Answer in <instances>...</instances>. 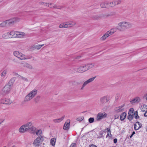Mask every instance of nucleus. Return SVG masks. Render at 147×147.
<instances>
[{"label": "nucleus", "instance_id": "a878e982", "mask_svg": "<svg viewBox=\"0 0 147 147\" xmlns=\"http://www.w3.org/2000/svg\"><path fill=\"white\" fill-rule=\"evenodd\" d=\"M65 117V116H63L61 118L58 119H54L53 121L55 123L59 122L62 121L64 119Z\"/></svg>", "mask_w": 147, "mask_h": 147}, {"label": "nucleus", "instance_id": "f8f14e48", "mask_svg": "<svg viewBox=\"0 0 147 147\" xmlns=\"http://www.w3.org/2000/svg\"><path fill=\"white\" fill-rule=\"evenodd\" d=\"M16 21L17 18H13L8 20H6V22H7V25H11V24H13L14 23L16 22Z\"/></svg>", "mask_w": 147, "mask_h": 147}, {"label": "nucleus", "instance_id": "c9c22d12", "mask_svg": "<svg viewBox=\"0 0 147 147\" xmlns=\"http://www.w3.org/2000/svg\"><path fill=\"white\" fill-rule=\"evenodd\" d=\"M44 45H37L34 46V48L35 49L39 50L40 49L41 47Z\"/></svg>", "mask_w": 147, "mask_h": 147}, {"label": "nucleus", "instance_id": "a19ab883", "mask_svg": "<svg viewBox=\"0 0 147 147\" xmlns=\"http://www.w3.org/2000/svg\"><path fill=\"white\" fill-rule=\"evenodd\" d=\"M7 25V24L6 21L0 24V26L1 27H4Z\"/></svg>", "mask_w": 147, "mask_h": 147}, {"label": "nucleus", "instance_id": "7c9ffc66", "mask_svg": "<svg viewBox=\"0 0 147 147\" xmlns=\"http://www.w3.org/2000/svg\"><path fill=\"white\" fill-rule=\"evenodd\" d=\"M32 125V123L31 122H29L23 125H25L26 128H27V129H28L27 131H28V129H29V128H30L31 127Z\"/></svg>", "mask_w": 147, "mask_h": 147}, {"label": "nucleus", "instance_id": "338daca9", "mask_svg": "<svg viewBox=\"0 0 147 147\" xmlns=\"http://www.w3.org/2000/svg\"><path fill=\"white\" fill-rule=\"evenodd\" d=\"M73 82H75V81H73Z\"/></svg>", "mask_w": 147, "mask_h": 147}, {"label": "nucleus", "instance_id": "c85d7f7f", "mask_svg": "<svg viewBox=\"0 0 147 147\" xmlns=\"http://www.w3.org/2000/svg\"><path fill=\"white\" fill-rule=\"evenodd\" d=\"M109 35L108 33L106 32L104 34L101 38L100 39L102 40H104L107 38Z\"/></svg>", "mask_w": 147, "mask_h": 147}, {"label": "nucleus", "instance_id": "4be33fe9", "mask_svg": "<svg viewBox=\"0 0 147 147\" xmlns=\"http://www.w3.org/2000/svg\"><path fill=\"white\" fill-rule=\"evenodd\" d=\"M127 113L125 112H123L121 113L120 116V119L121 121H123L125 118Z\"/></svg>", "mask_w": 147, "mask_h": 147}, {"label": "nucleus", "instance_id": "cd10ccee", "mask_svg": "<svg viewBox=\"0 0 147 147\" xmlns=\"http://www.w3.org/2000/svg\"><path fill=\"white\" fill-rule=\"evenodd\" d=\"M7 70L5 69L2 71L1 74V76L2 77H5L7 73Z\"/></svg>", "mask_w": 147, "mask_h": 147}, {"label": "nucleus", "instance_id": "3c124183", "mask_svg": "<svg viewBox=\"0 0 147 147\" xmlns=\"http://www.w3.org/2000/svg\"><path fill=\"white\" fill-rule=\"evenodd\" d=\"M84 119V117H80L77 118V120L80 122L82 121Z\"/></svg>", "mask_w": 147, "mask_h": 147}, {"label": "nucleus", "instance_id": "0e129e2a", "mask_svg": "<svg viewBox=\"0 0 147 147\" xmlns=\"http://www.w3.org/2000/svg\"><path fill=\"white\" fill-rule=\"evenodd\" d=\"M133 135L132 134L130 136V138H131L133 136Z\"/></svg>", "mask_w": 147, "mask_h": 147}, {"label": "nucleus", "instance_id": "de8ad7c7", "mask_svg": "<svg viewBox=\"0 0 147 147\" xmlns=\"http://www.w3.org/2000/svg\"><path fill=\"white\" fill-rule=\"evenodd\" d=\"M88 121L90 123H92L94 121V119L92 117L88 119Z\"/></svg>", "mask_w": 147, "mask_h": 147}, {"label": "nucleus", "instance_id": "72a5a7b5", "mask_svg": "<svg viewBox=\"0 0 147 147\" xmlns=\"http://www.w3.org/2000/svg\"><path fill=\"white\" fill-rule=\"evenodd\" d=\"M116 29H117V28H116V29H112L111 30V31H108L107 32L108 33V34H109V36L110 35H112V34H113V33H114V32L116 31Z\"/></svg>", "mask_w": 147, "mask_h": 147}, {"label": "nucleus", "instance_id": "79ce46f5", "mask_svg": "<svg viewBox=\"0 0 147 147\" xmlns=\"http://www.w3.org/2000/svg\"><path fill=\"white\" fill-rule=\"evenodd\" d=\"M113 1L115 5L119 4L121 3V0H115Z\"/></svg>", "mask_w": 147, "mask_h": 147}, {"label": "nucleus", "instance_id": "0eeeda50", "mask_svg": "<svg viewBox=\"0 0 147 147\" xmlns=\"http://www.w3.org/2000/svg\"><path fill=\"white\" fill-rule=\"evenodd\" d=\"M96 78V76L90 78L87 81H85L83 84L81 88V90H83L84 87L89 83H90L93 81Z\"/></svg>", "mask_w": 147, "mask_h": 147}, {"label": "nucleus", "instance_id": "bf43d9fd", "mask_svg": "<svg viewBox=\"0 0 147 147\" xmlns=\"http://www.w3.org/2000/svg\"><path fill=\"white\" fill-rule=\"evenodd\" d=\"M144 97L145 98L147 101V93L144 95Z\"/></svg>", "mask_w": 147, "mask_h": 147}, {"label": "nucleus", "instance_id": "8fccbe9b", "mask_svg": "<svg viewBox=\"0 0 147 147\" xmlns=\"http://www.w3.org/2000/svg\"><path fill=\"white\" fill-rule=\"evenodd\" d=\"M20 76V78L24 81H26V82L28 81V80L27 78Z\"/></svg>", "mask_w": 147, "mask_h": 147}, {"label": "nucleus", "instance_id": "f03ea898", "mask_svg": "<svg viewBox=\"0 0 147 147\" xmlns=\"http://www.w3.org/2000/svg\"><path fill=\"white\" fill-rule=\"evenodd\" d=\"M38 91L36 89H34L31 91L25 97L24 101L25 102L30 101L37 94Z\"/></svg>", "mask_w": 147, "mask_h": 147}, {"label": "nucleus", "instance_id": "f704fd0d", "mask_svg": "<svg viewBox=\"0 0 147 147\" xmlns=\"http://www.w3.org/2000/svg\"><path fill=\"white\" fill-rule=\"evenodd\" d=\"M106 129L107 130V131L108 134L106 137L107 138L108 136H109V137H111V134L110 128H107Z\"/></svg>", "mask_w": 147, "mask_h": 147}, {"label": "nucleus", "instance_id": "4468645a", "mask_svg": "<svg viewBox=\"0 0 147 147\" xmlns=\"http://www.w3.org/2000/svg\"><path fill=\"white\" fill-rule=\"evenodd\" d=\"M76 24V22L74 21H70V22H65V24L66 25L67 28L73 26Z\"/></svg>", "mask_w": 147, "mask_h": 147}, {"label": "nucleus", "instance_id": "37998d69", "mask_svg": "<svg viewBox=\"0 0 147 147\" xmlns=\"http://www.w3.org/2000/svg\"><path fill=\"white\" fill-rule=\"evenodd\" d=\"M36 134L38 136H40L42 134V131L40 129L38 130L36 132Z\"/></svg>", "mask_w": 147, "mask_h": 147}, {"label": "nucleus", "instance_id": "dca6fc26", "mask_svg": "<svg viewBox=\"0 0 147 147\" xmlns=\"http://www.w3.org/2000/svg\"><path fill=\"white\" fill-rule=\"evenodd\" d=\"M25 36V33L21 32H16V37L22 38Z\"/></svg>", "mask_w": 147, "mask_h": 147}, {"label": "nucleus", "instance_id": "393cba45", "mask_svg": "<svg viewBox=\"0 0 147 147\" xmlns=\"http://www.w3.org/2000/svg\"><path fill=\"white\" fill-rule=\"evenodd\" d=\"M87 69V70L92 68L95 65V64L94 63H91L89 64H87L86 65H85Z\"/></svg>", "mask_w": 147, "mask_h": 147}, {"label": "nucleus", "instance_id": "c756f323", "mask_svg": "<svg viewBox=\"0 0 147 147\" xmlns=\"http://www.w3.org/2000/svg\"><path fill=\"white\" fill-rule=\"evenodd\" d=\"M141 110L143 112H145L147 111V106L145 105H143L141 107Z\"/></svg>", "mask_w": 147, "mask_h": 147}, {"label": "nucleus", "instance_id": "7ed1b4c3", "mask_svg": "<svg viewBox=\"0 0 147 147\" xmlns=\"http://www.w3.org/2000/svg\"><path fill=\"white\" fill-rule=\"evenodd\" d=\"M118 25L121 28H119L118 27H117V28L120 31H123L124 30L123 29H126L130 28L131 27V23L124 21L119 23Z\"/></svg>", "mask_w": 147, "mask_h": 147}, {"label": "nucleus", "instance_id": "b1692460", "mask_svg": "<svg viewBox=\"0 0 147 147\" xmlns=\"http://www.w3.org/2000/svg\"><path fill=\"white\" fill-rule=\"evenodd\" d=\"M140 98L138 97H136L134 98L130 102L131 103H133L135 102H140Z\"/></svg>", "mask_w": 147, "mask_h": 147}, {"label": "nucleus", "instance_id": "9d476101", "mask_svg": "<svg viewBox=\"0 0 147 147\" xmlns=\"http://www.w3.org/2000/svg\"><path fill=\"white\" fill-rule=\"evenodd\" d=\"M11 101L7 98L2 99L0 100V103L5 104H10L11 103Z\"/></svg>", "mask_w": 147, "mask_h": 147}, {"label": "nucleus", "instance_id": "473e14b6", "mask_svg": "<svg viewBox=\"0 0 147 147\" xmlns=\"http://www.w3.org/2000/svg\"><path fill=\"white\" fill-rule=\"evenodd\" d=\"M2 37L4 38H10V36L8 32L5 33L2 35Z\"/></svg>", "mask_w": 147, "mask_h": 147}, {"label": "nucleus", "instance_id": "e433bc0d", "mask_svg": "<svg viewBox=\"0 0 147 147\" xmlns=\"http://www.w3.org/2000/svg\"><path fill=\"white\" fill-rule=\"evenodd\" d=\"M133 117V114H128L127 116V119L129 121H131L132 120Z\"/></svg>", "mask_w": 147, "mask_h": 147}, {"label": "nucleus", "instance_id": "09e8293b", "mask_svg": "<svg viewBox=\"0 0 147 147\" xmlns=\"http://www.w3.org/2000/svg\"><path fill=\"white\" fill-rule=\"evenodd\" d=\"M109 7H113L115 6V5L114 3V1L111 2H109Z\"/></svg>", "mask_w": 147, "mask_h": 147}, {"label": "nucleus", "instance_id": "58836bf2", "mask_svg": "<svg viewBox=\"0 0 147 147\" xmlns=\"http://www.w3.org/2000/svg\"><path fill=\"white\" fill-rule=\"evenodd\" d=\"M66 26V25L65 24V23H64L60 24L59 27L60 28H67Z\"/></svg>", "mask_w": 147, "mask_h": 147}, {"label": "nucleus", "instance_id": "a18cd8bd", "mask_svg": "<svg viewBox=\"0 0 147 147\" xmlns=\"http://www.w3.org/2000/svg\"><path fill=\"white\" fill-rule=\"evenodd\" d=\"M134 109L133 108H131L129 111L128 114H133L134 112Z\"/></svg>", "mask_w": 147, "mask_h": 147}, {"label": "nucleus", "instance_id": "1a4fd4ad", "mask_svg": "<svg viewBox=\"0 0 147 147\" xmlns=\"http://www.w3.org/2000/svg\"><path fill=\"white\" fill-rule=\"evenodd\" d=\"M86 67L85 65H83L78 68V71L80 73L84 72L87 70V69L86 68Z\"/></svg>", "mask_w": 147, "mask_h": 147}, {"label": "nucleus", "instance_id": "5fc2aeb1", "mask_svg": "<svg viewBox=\"0 0 147 147\" xmlns=\"http://www.w3.org/2000/svg\"><path fill=\"white\" fill-rule=\"evenodd\" d=\"M76 144L74 143L72 144L69 147H76Z\"/></svg>", "mask_w": 147, "mask_h": 147}, {"label": "nucleus", "instance_id": "f3484780", "mask_svg": "<svg viewBox=\"0 0 147 147\" xmlns=\"http://www.w3.org/2000/svg\"><path fill=\"white\" fill-rule=\"evenodd\" d=\"M67 121V122H66L64 125L63 128L64 130H68L69 128L70 120H68Z\"/></svg>", "mask_w": 147, "mask_h": 147}, {"label": "nucleus", "instance_id": "49530a36", "mask_svg": "<svg viewBox=\"0 0 147 147\" xmlns=\"http://www.w3.org/2000/svg\"><path fill=\"white\" fill-rule=\"evenodd\" d=\"M103 132H104L102 131L99 132L98 133V135H99L98 137L99 138H101L102 137Z\"/></svg>", "mask_w": 147, "mask_h": 147}, {"label": "nucleus", "instance_id": "e2e57ef3", "mask_svg": "<svg viewBox=\"0 0 147 147\" xmlns=\"http://www.w3.org/2000/svg\"><path fill=\"white\" fill-rule=\"evenodd\" d=\"M135 134V132L134 131L132 132V134L134 135Z\"/></svg>", "mask_w": 147, "mask_h": 147}, {"label": "nucleus", "instance_id": "9b49d317", "mask_svg": "<svg viewBox=\"0 0 147 147\" xmlns=\"http://www.w3.org/2000/svg\"><path fill=\"white\" fill-rule=\"evenodd\" d=\"M124 104L122 105L121 106L116 107L114 109V110L117 113H119L123 111L124 108L123 107H124Z\"/></svg>", "mask_w": 147, "mask_h": 147}, {"label": "nucleus", "instance_id": "ddd939ff", "mask_svg": "<svg viewBox=\"0 0 147 147\" xmlns=\"http://www.w3.org/2000/svg\"><path fill=\"white\" fill-rule=\"evenodd\" d=\"M141 123L138 121L136 122L134 125V129L136 130L139 129L142 127Z\"/></svg>", "mask_w": 147, "mask_h": 147}, {"label": "nucleus", "instance_id": "2eb2a0df", "mask_svg": "<svg viewBox=\"0 0 147 147\" xmlns=\"http://www.w3.org/2000/svg\"><path fill=\"white\" fill-rule=\"evenodd\" d=\"M25 125H23L19 129V131L21 133H23L26 131H28L27 128H26Z\"/></svg>", "mask_w": 147, "mask_h": 147}, {"label": "nucleus", "instance_id": "39448f33", "mask_svg": "<svg viewBox=\"0 0 147 147\" xmlns=\"http://www.w3.org/2000/svg\"><path fill=\"white\" fill-rule=\"evenodd\" d=\"M43 141L42 137H38L34 140L33 144L35 146H39L42 144Z\"/></svg>", "mask_w": 147, "mask_h": 147}, {"label": "nucleus", "instance_id": "603ef678", "mask_svg": "<svg viewBox=\"0 0 147 147\" xmlns=\"http://www.w3.org/2000/svg\"><path fill=\"white\" fill-rule=\"evenodd\" d=\"M119 115L117 114L115 115L114 116V119H117L119 118Z\"/></svg>", "mask_w": 147, "mask_h": 147}, {"label": "nucleus", "instance_id": "864d4df0", "mask_svg": "<svg viewBox=\"0 0 147 147\" xmlns=\"http://www.w3.org/2000/svg\"><path fill=\"white\" fill-rule=\"evenodd\" d=\"M120 97L119 94H117L116 95L115 99L117 100Z\"/></svg>", "mask_w": 147, "mask_h": 147}, {"label": "nucleus", "instance_id": "5701e85b", "mask_svg": "<svg viewBox=\"0 0 147 147\" xmlns=\"http://www.w3.org/2000/svg\"><path fill=\"white\" fill-rule=\"evenodd\" d=\"M89 17L94 20H97L100 18V16L94 14H93L90 15Z\"/></svg>", "mask_w": 147, "mask_h": 147}, {"label": "nucleus", "instance_id": "052dcab7", "mask_svg": "<svg viewBox=\"0 0 147 147\" xmlns=\"http://www.w3.org/2000/svg\"><path fill=\"white\" fill-rule=\"evenodd\" d=\"M90 147H97L96 146L94 145H91L90 146Z\"/></svg>", "mask_w": 147, "mask_h": 147}, {"label": "nucleus", "instance_id": "ea45409f", "mask_svg": "<svg viewBox=\"0 0 147 147\" xmlns=\"http://www.w3.org/2000/svg\"><path fill=\"white\" fill-rule=\"evenodd\" d=\"M39 4L40 5H44L47 6H49V3H44L43 2H40Z\"/></svg>", "mask_w": 147, "mask_h": 147}, {"label": "nucleus", "instance_id": "4c0bfd02", "mask_svg": "<svg viewBox=\"0 0 147 147\" xmlns=\"http://www.w3.org/2000/svg\"><path fill=\"white\" fill-rule=\"evenodd\" d=\"M133 116L134 117H135V118L136 119H138L139 118V116L138 115L137 111H136L133 114Z\"/></svg>", "mask_w": 147, "mask_h": 147}, {"label": "nucleus", "instance_id": "69168bd1", "mask_svg": "<svg viewBox=\"0 0 147 147\" xmlns=\"http://www.w3.org/2000/svg\"><path fill=\"white\" fill-rule=\"evenodd\" d=\"M146 131L147 132V126L146 127Z\"/></svg>", "mask_w": 147, "mask_h": 147}, {"label": "nucleus", "instance_id": "6e6552de", "mask_svg": "<svg viewBox=\"0 0 147 147\" xmlns=\"http://www.w3.org/2000/svg\"><path fill=\"white\" fill-rule=\"evenodd\" d=\"M109 100V97L107 96H104L100 98V102L101 104H103L106 102H107Z\"/></svg>", "mask_w": 147, "mask_h": 147}, {"label": "nucleus", "instance_id": "f257e3e1", "mask_svg": "<svg viewBox=\"0 0 147 147\" xmlns=\"http://www.w3.org/2000/svg\"><path fill=\"white\" fill-rule=\"evenodd\" d=\"M15 80V78H13L10 79L9 82L5 85L2 89L1 91L2 94L5 95L10 93L11 87Z\"/></svg>", "mask_w": 147, "mask_h": 147}, {"label": "nucleus", "instance_id": "412c9836", "mask_svg": "<svg viewBox=\"0 0 147 147\" xmlns=\"http://www.w3.org/2000/svg\"><path fill=\"white\" fill-rule=\"evenodd\" d=\"M36 128L33 126L31 127L28 129V131L30 133L34 134L36 133Z\"/></svg>", "mask_w": 147, "mask_h": 147}, {"label": "nucleus", "instance_id": "2f4dec72", "mask_svg": "<svg viewBox=\"0 0 147 147\" xmlns=\"http://www.w3.org/2000/svg\"><path fill=\"white\" fill-rule=\"evenodd\" d=\"M24 66L30 69H32L33 68L32 66L31 65L27 63H24Z\"/></svg>", "mask_w": 147, "mask_h": 147}, {"label": "nucleus", "instance_id": "6ab92c4d", "mask_svg": "<svg viewBox=\"0 0 147 147\" xmlns=\"http://www.w3.org/2000/svg\"><path fill=\"white\" fill-rule=\"evenodd\" d=\"M100 6L102 8L109 7V2H102L100 4Z\"/></svg>", "mask_w": 147, "mask_h": 147}, {"label": "nucleus", "instance_id": "13d9d810", "mask_svg": "<svg viewBox=\"0 0 147 147\" xmlns=\"http://www.w3.org/2000/svg\"><path fill=\"white\" fill-rule=\"evenodd\" d=\"M145 112V113L144 114V116L146 117H147V111Z\"/></svg>", "mask_w": 147, "mask_h": 147}, {"label": "nucleus", "instance_id": "4d7b16f0", "mask_svg": "<svg viewBox=\"0 0 147 147\" xmlns=\"http://www.w3.org/2000/svg\"><path fill=\"white\" fill-rule=\"evenodd\" d=\"M113 142L114 143H116L117 142V138L114 139L113 140Z\"/></svg>", "mask_w": 147, "mask_h": 147}, {"label": "nucleus", "instance_id": "423d86ee", "mask_svg": "<svg viewBox=\"0 0 147 147\" xmlns=\"http://www.w3.org/2000/svg\"><path fill=\"white\" fill-rule=\"evenodd\" d=\"M107 116V114L105 112L99 113L97 115L96 119L99 121L105 118Z\"/></svg>", "mask_w": 147, "mask_h": 147}, {"label": "nucleus", "instance_id": "6e6d98bb", "mask_svg": "<svg viewBox=\"0 0 147 147\" xmlns=\"http://www.w3.org/2000/svg\"><path fill=\"white\" fill-rule=\"evenodd\" d=\"M4 121V119H0V124L2 123Z\"/></svg>", "mask_w": 147, "mask_h": 147}, {"label": "nucleus", "instance_id": "c03bdc74", "mask_svg": "<svg viewBox=\"0 0 147 147\" xmlns=\"http://www.w3.org/2000/svg\"><path fill=\"white\" fill-rule=\"evenodd\" d=\"M40 98V96H37L34 98V100L36 102H38Z\"/></svg>", "mask_w": 147, "mask_h": 147}, {"label": "nucleus", "instance_id": "a211bd4d", "mask_svg": "<svg viewBox=\"0 0 147 147\" xmlns=\"http://www.w3.org/2000/svg\"><path fill=\"white\" fill-rule=\"evenodd\" d=\"M49 7L52 8L61 9L62 8V7L61 6H58L55 4L52 3H49Z\"/></svg>", "mask_w": 147, "mask_h": 147}, {"label": "nucleus", "instance_id": "20e7f679", "mask_svg": "<svg viewBox=\"0 0 147 147\" xmlns=\"http://www.w3.org/2000/svg\"><path fill=\"white\" fill-rule=\"evenodd\" d=\"M13 54L15 56L19 58L21 60H24L31 58L30 57L25 56V55L18 51H14Z\"/></svg>", "mask_w": 147, "mask_h": 147}, {"label": "nucleus", "instance_id": "680f3d73", "mask_svg": "<svg viewBox=\"0 0 147 147\" xmlns=\"http://www.w3.org/2000/svg\"><path fill=\"white\" fill-rule=\"evenodd\" d=\"M81 56H78L76 58V59H80L81 57Z\"/></svg>", "mask_w": 147, "mask_h": 147}, {"label": "nucleus", "instance_id": "bb28decb", "mask_svg": "<svg viewBox=\"0 0 147 147\" xmlns=\"http://www.w3.org/2000/svg\"><path fill=\"white\" fill-rule=\"evenodd\" d=\"M56 139L55 138H53L51 139L50 144L51 145L54 146L55 145L56 142Z\"/></svg>", "mask_w": 147, "mask_h": 147}, {"label": "nucleus", "instance_id": "774afa93", "mask_svg": "<svg viewBox=\"0 0 147 147\" xmlns=\"http://www.w3.org/2000/svg\"><path fill=\"white\" fill-rule=\"evenodd\" d=\"M15 74H16V75H18V74H16V73H15Z\"/></svg>", "mask_w": 147, "mask_h": 147}, {"label": "nucleus", "instance_id": "aec40b11", "mask_svg": "<svg viewBox=\"0 0 147 147\" xmlns=\"http://www.w3.org/2000/svg\"><path fill=\"white\" fill-rule=\"evenodd\" d=\"M16 32L13 31H12L10 32H8L10 38H16Z\"/></svg>", "mask_w": 147, "mask_h": 147}]
</instances>
